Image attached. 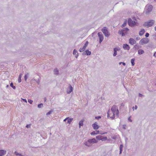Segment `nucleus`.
Listing matches in <instances>:
<instances>
[{
	"label": "nucleus",
	"mask_w": 156,
	"mask_h": 156,
	"mask_svg": "<svg viewBox=\"0 0 156 156\" xmlns=\"http://www.w3.org/2000/svg\"><path fill=\"white\" fill-rule=\"evenodd\" d=\"M119 112V111L117 106L113 105L112 107L111 110L108 111V117L113 119L115 118V115L118 116Z\"/></svg>",
	"instance_id": "obj_1"
},
{
	"label": "nucleus",
	"mask_w": 156,
	"mask_h": 156,
	"mask_svg": "<svg viewBox=\"0 0 156 156\" xmlns=\"http://www.w3.org/2000/svg\"><path fill=\"white\" fill-rule=\"evenodd\" d=\"M97 142L98 141L95 138H93L92 139L88 140L87 142H85L84 143V144L85 145L89 146V145H88V143H95Z\"/></svg>",
	"instance_id": "obj_2"
},
{
	"label": "nucleus",
	"mask_w": 156,
	"mask_h": 156,
	"mask_svg": "<svg viewBox=\"0 0 156 156\" xmlns=\"http://www.w3.org/2000/svg\"><path fill=\"white\" fill-rule=\"evenodd\" d=\"M154 23V20H150L148 22H145L144 25V26L149 27L152 26Z\"/></svg>",
	"instance_id": "obj_3"
},
{
	"label": "nucleus",
	"mask_w": 156,
	"mask_h": 156,
	"mask_svg": "<svg viewBox=\"0 0 156 156\" xmlns=\"http://www.w3.org/2000/svg\"><path fill=\"white\" fill-rule=\"evenodd\" d=\"M153 6L151 5H147L145 7V9L146 10V13H148L151 12L152 10Z\"/></svg>",
	"instance_id": "obj_4"
},
{
	"label": "nucleus",
	"mask_w": 156,
	"mask_h": 156,
	"mask_svg": "<svg viewBox=\"0 0 156 156\" xmlns=\"http://www.w3.org/2000/svg\"><path fill=\"white\" fill-rule=\"evenodd\" d=\"M129 30V29L128 28H126L124 29L119 31V33L120 34H121L122 36H125L126 34L127 33V32H128Z\"/></svg>",
	"instance_id": "obj_5"
},
{
	"label": "nucleus",
	"mask_w": 156,
	"mask_h": 156,
	"mask_svg": "<svg viewBox=\"0 0 156 156\" xmlns=\"http://www.w3.org/2000/svg\"><path fill=\"white\" fill-rule=\"evenodd\" d=\"M102 31L106 37H108L110 34L109 33L106 27H104L101 30Z\"/></svg>",
	"instance_id": "obj_6"
},
{
	"label": "nucleus",
	"mask_w": 156,
	"mask_h": 156,
	"mask_svg": "<svg viewBox=\"0 0 156 156\" xmlns=\"http://www.w3.org/2000/svg\"><path fill=\"white\" fill-rule=\"evenodd\" d=\"M149 39L147 38H144L142 39L140 41L141 44L143 45L149 42Z\"/></svg>",
	"instance_id": "obj_7"
},
{
	"label": "nucleus",
	"mask_w": 156,
	"mask_h": 156,
	"mask_svg": "<svg viewBox=\"0 0 156 156\" xmlns=\"http://www.w3.org/2000/svg\"><path fill=\"white\" fill-rule=\"evenodd\" d=\"M128 23L129 25L131 27H133L136 25V22L135 21H132L131 19H129L128 20Z\"/></svg>",
	"instance_id": "obj_8"
},
{
	"label": "nucleus",
	"mask_w": 156,
	"mask_h": 156,
	"mask_svg": "<svg viewBox=\"0 0 156 156\" xmlns=\"http://www.w3.org/2000/svg\"><path fill=\"white\" fill-rule=\"evenodd\" d=\"M98 35L99 38L100 43H101V42L103 41L104 38L101 32H99L98 33Z\"/></svg>",
	"instance_id": "obj_9"
},
{
	"label": "nucleus",
	"mask_w": 156,
	"mask_h": 156,
	"mask_svg": "<svg viewBox=\"0 0 156 156\" xmlns=\"http://www.w3.org/2000/svg\"><path fill=\"white\" fill-rule=\"evenodd\" d=\"M92 127L94 129L96 130L98 129L99 128V126L98 125L97 122H95L92 125Z\"/></svg>",
	"instance_id": "obj_10"
},
{
	"label": "nucleus",
	"mask_w": 156,
	"mask_h": 156,
	"mask_svg": "<svg viewBox=\"0 0 156 156\" xmlns=\"http://www.w3.org/2000/svg\"><path fill=\"white\" fill-rule=\"evenodd\" d=\"M123 49L126 50H129L130 49L129 46L127 44H123Z\"/></svg>",
	"instance_id": "obj_11"
},
{
	"label": "nucleus",
	"mask_w": 156,
	"mask_h": 156,
	"mask_svg": "<svg viewBox=\"0 0 156 156\" xmlns=\"http://www.w3.org/2000/svg\"><path fill=\"white\" fill-rule=\"evenodd\" d=\"M136 43L135 40L133 38H130L129 39V43L131 45H133Z\"/></svg>",
	"instance_id": "obj_12"
},
{
	"label": "nucleus",
	"mask_w": 156,
	"mask_h": 156,
	"mask_svg": "<svg viewBox=\"0 0 156 156\" xmlns=\"http://www.w3.org/2000/svg\"><path fill=\"white\" fill-rule=\"evenodd\" d=\"M99 133V131L98 130H95L90 133L91 135H94Z\"/></svg>",
	"instance_id": "obj_13"
},
{
	"label": "nucleus",
	"mask_w": 156,
	"mask_h": 156,
	"mask_svg": "<svg viewBox=\"0 0 156 156\" xmlns=\"http://www.w3.org/2000/svg\"><path fill=\"white\" fill-rule=\"evenodd\" d=\"M73 54L75 55V57L77 58L78 56V53L77 51L75 49H74L73 52Z\"/></svg>",
	"instance_id": "obj_14"
},
{
	"label": "nucleus",
	"mask_w": 156,
	"mask_h": 156,
	"mask_svg": "<svg viewBox=\"0 0 156 156\" xmlns=\"http://www.w3.org/2000/svg\"><path fill=\"white\" fill-rule=\"evenodd\" d=\"M6 151L4 150H0V156H2L4 155Z\"/></svg>",
	"instance_id": "obj_15"
},
{
	"label": "nucleus",
	"mask_w": 156,
	"mask_h": 156,
	"mask_svg": "<svg viewBox=\"0 0 156 156\" xmlns=\"http://www.w3.org/2000/svg\"><path fill=\"white\" fill-rule=\"evenodd\" d=\"M69 90H67V93L68 94L70 93L73 90V87L71 86V85L69 86Z\"/></svg>",
	"instance_id": "obj_16"
},
{
	"label": "nucleus",
	"mask_w": 156,
	"mask_h": 156,
	"mask_svg": "<svg viewBox=\"0 0 156 156\" xmlns=\"http://www.w3.org/2000/svg\"><path fill=\"white\" fill-rule=\"evenodd\" d=\"M145 32V30L144 29L141 30L139 33V35L140 36L143 35Z\"/></svg>",
	"instance_id": "obj_17"
},
{
	"label": "nucleus",
	"mask_w": 156,
	"mask_h": 156,
	"mask_svg": "<svg viewBox=\"0 0 156 156\" xmlns=\"http://www.w3.org/2000/svg\"><path fill=\"white\" fill-rule=\"evenodd\" d=\"M118 49H117L116 48L114 49V53L113 54V56H115L117 55V51H118Z\"/></svg>",
	"instance_id": "obj_18"
},
{
	"label": "nucleus",
	"mask_w": 156,
	"mask_h": 156,
	"mask_svg": "<svg viewBox=\"0 0 156 156\" xmlns=\"http://www.w3.org/2000/svg\"><path fill=\"white\" fill-rule=\"evenodd\" d=\"M84 53H85V54L87 55H90L91 54V52L88 50H86Z\"/></svg>",
	"instance_id": "obj_19"
},
{
	"label": "nucleus",
	"mask_w": 156,
	"mask_h": 156,
	"mask_svg": "<svg viewBox=\"0 0 156 156\" xmlns=\"http://www.w3.org/2000/svg\"><path fill=\"white\" fill-rule=\"evenodd\" d=\"M144 52V50L141 49H139L138 51V53L139 55H141L143 54Z\"/></svg>",
	"instance_id": "obj_20"
},
{
	"label": "nucleus",
	"mask_w": 156,
	"mask_h": 156,
	"mask_svg": "<svg viewBox=\"0 0 156 156\" xmlns=\"http://www.w3.org/2000/svg\"><path fill=\"white\" fill-rule=\"evenodd\" d=\"M86 47L84 46H83L82 48H80L79 50V51L80 52H83V51L85 49Z\"/></svg>",
	"instance_id": "obj_21"
},
{
	"label": "nucleus",
	"mask_w": 156,
	"mask_h": 156,
	"mask_svg": "<svg viewBox=\"0 0 156 156\" xmlns=\"http://www.w3.org/2000/svg\"><path fill=\"white\" fill-rule=\"evenodd\" d=\"M135 59L134 58H133L131 59V62L132 64V66H134L135 65L134 61Z\"/></svg>",
	"instance_id": "obj_22"
},
{
	"label": "nucleus",
	"mask_w": 156,
	"mask_h": 156,
	"mask_svg": "<svg viewBox=\"0 0 156 156\" xmlns=\"http://www.w3.org/2000/svg\"><path fill=\"white\" fill-rule=\"evenodd\" d=\"M84 121V120H82L81 121H80L79 122V125L80 128V127L81 126H83V122Z\"/></svg>",
	"instance_id": "obj_23"
},
{
	"label": "nucleus",
	"mask_w": 156,
	"mask_h": 156,
	"mask_svg": "<svg viewBox=\"0 0 156 156\" xmlns=\"http://www.w3.org/2000/svg\"><path fill=\"white\" fill-rule=\"evenodd\" d=\"M102 136L101 135H99L96 136V138L98 140H101Z\"/></svg>",
	"instance_id": "obj_24"
},
{
	"label": "nucleus",
	"mask_w": 156,
	"mask_h": 156,
	"mask_svg": "<svg viewBox=\"0 0 156 156\" xmlns=\"http://www.w3.org/2000/svg\"><path fill=\"white\" fill-rule=\"evenodd\" d=\"M54 73L55 74H58V71L57 69H54Z\"/></svg>",
	"instance_id": "obj_25"
},
{
	"label": "nucleus",
	"mask_w": 156,
	"mask_h": 156,
	"mask_svg": "<svg viewBox=\"0 0 156 156\" xmlns=\"http://www.w3.org/2000/svg\"><path fill=\"white\" fill-rule=\"evenodd\" d=\"M22 75V74H20V75H19L18 80V81L19 83H20L21 81V77Z\"/></svg>",
	"instance_id": "obj_26"
},
{
	"label": "nucleus",
	"mask_w": 156,
	"mask_h": 156,
	"mask_svg": "<svg viewBox=\"0 0 156 156\" xmlns=\"http://www.w3.org/2000/svg\"><path fill=\"white\" fill-rule=\"evenodd\" d=\"M107 137H103L102 136L101 140L102 141H105L107 140Z\"/></svg>",
	"instance_id": "obj_27"
},
{
	"label": "nucleus",
	"mask_w": 156,
	"mask_h": 156,
	"mask_svg": "<svg viewBox=\"0 0 156 156\" xmlns=\"http://www.w3.org/2000/svg\"><path fill=\"white\" fill-rule=\"evenodd\" d=\"M67 119L68 123H70V122L72 121L73 120V119H69L68 118V119Z\"/></svg>",
	"instance_id": "obj_28"
},
{
	"label": "nucleus",
	"mask_w": 156,
	"mask_h": 156,
	"mask_svg": "<svg viewBox=\"0 0 156 156\" xmlns=\"http://www.w3.org/2000/svg\"><path fill=\"white\" fill-rule=\"evenodd\" d=\"M10 86L12 87L14 89H15L16 88V87L13 86V83H10Z\"/></svg>",
	"instance_id": "obj_29"
},
{
	"label": "nucleus",
	"mask_w": 156,
	"mask_h": 156,
	"mask_svg": "<svg viewBox=\"0 0 156 156\" xmlns=\"http://www.w3.org/2000/svg\"><path fill=\"white\" fill-rule=\"evenodd\" d=\"M88 41H87L85 43V44L84 46L85 47H86H86H87V45H88Z\"/></svg>",
	"instance_id": "obj_30"
},
{
	"label": "nucleus",
	"mask_w": 156,
	"mask_h": 156,
	"mask_svg": "<svg viewBox=\"0 0 156 156\" xmlns=\"http://www.w3.org/2000/svg\"><path fill=\"white\" fill-rule=\"evenodd\" d=\"M88 41H87L85 43V44L84 46L85 47H86H86H87V45H88Z\"/></svg>",
	"instance_id": "obj_31"
},
{
	"label": "nucleus",
	"mask_w": 156,
	"mask_h": 156,
	"mask_svg": "<svg viewBox=\"0 0 156 156\" xmlns=\"http://www.w3.org/2000/svg\"><path fill=\"white\" fill-rule=\"evenodd\" d=\"M53 112L52 110H50L47 113L46 115H49L51 114V113Z\"/></svg>",
	"instance_id": "obj_32"
},
{
	"label": "nucleus",
	"mask_w": 156,
	"mask_h": 156,
	"mask_svg": "<svg viewBox=\"0 0 156 156\" xmlns=\"http://www.w3.org/2000/svg\"><path fill=\"white\" fill-rule=\"evenodd\" d=\"M43 105V104H39L38 105V107L39 108H40L41 107V106H42Z\"/></svg>",
	"instance_id": "obj_33"
},
{
	"label": "nucleus",
	"mask_w": 156,
	"mask_h": 156,
	"mask_svg": "<svg viewBox=\"0 0 156 156\" xmlns=\"http://www.w3.org/2000/svg\"><path fill=\"white\" fill-rule=\"evenodd\" d=\"M28 101L30 104H31L32 103V102H33V101L32 100H30V99L28 100Z\"/></svg>",
	"instance_id": "obj_34"
},
{
	"label": "nucleus",
	"mask_w": 156,
	"mask_h": 156,
	"mask_svg": "<svg viewBox=\"0 0 156 156\" xmlns=\"http://www.w3.org/2000/svg\"><path fill=\"white\" fill-rule=\"evenodd\" d=\"M126 22H125L122 25V27H124L126 26Z\"/></svg>",
	"instance_id": "obj_35"
},
{
	"label": "nucleus",
	"mask_w": 156,
	"mask_h": 156,
	"mask_svg": "<svg viewBox=\"0 0 156 156\" xmlns=\"http://www.w3.org/2000/svg\"><path fill=\"white\" fill-rule=\"evenodd\" d=\"M122 147H123V146H122V145H121L120 146V147H119V149H120V150H122Z\"/></svg>",
	"instance_id": "obj_36"
},
{
	"label": "nucleus",
	"mask_w": 156,
	"mask_h": 156,
	"mask_svg": "<svg viewBox=\"0 0 156 156\" xmlns=\"http://www.w3.org/2000/svg\"><path fill=\"white\" fill-rule=\"evenodd\" d=\"M24 78H25V81H26V80L27 78V74H26L25 75Z\"/></svg>",
	"instance_id": "obj_37"
},
{
	"label": "nucleus",
	"mask_w": 156,
	"mask_h": 156,
	"mask_svg": "<svg viewBox=\"0 0 156 156\" xmlns=\"http://www.w3.org/2000/svg\"><path fill=\"white\" fill-rule=\"evenodd\" d=\"M149 33H146V34H145V36L146 37H149Z\"/></svg>",
	"instance_id": "obj_38"
},
{
	"label": "nucleus",
	"mask_w": 156,
	"mask_h": 156,
	"mask_svg": "<svg viewBox=\"0 0 156 156\" xmlns=\"http://www.w3.org/2000/svg\"><path fill=\"white\" fill-rule=\"evenodd\" d=\"M22 99L25 102H26V103H27V100H26V99H22Z\"/></svg>",
	"instance_id": "obj_39"
},
{
	"label": "nucleus",
	"mask_w": 156,
	"mask_h": 156,
	"mask_svg": "<svg viewBox=\"0 0 156 156\" xmlns=\"http://www.w3.org/2000/svg\"><path fill=\"white\" fill-rule=\"evenodd\" d=\"M30 125H27V126H26V127H27V128H28L29 127H30Z\"/></svg>",
	"instance_id": "obj_40"
},
{
	"label": "nucleus",
	"mask_w": 156,
	"mask_h": 156,
	"mask_svg": "<svg viewBox=\"0 0 156 156\" xmlns=\"http://www.w3.org/2000/svg\"><path fill=\"white\" fill-rule=\"evenodd\" d=\"M14 154H15L16 155H18V154H18L17 152H16L15 151L14 153Z\"/></svg>",
	"instance_id": "obj_41"
},
{
	"label": "nucleus",
	"mask_w": 156,
	"mask_h": 156,
	"mask_svg": "<svg viewBox=\"0 0 156 156\" xmlns=\"http://www.w3.org/2000/svg\"><path fill=\"white\" fill-rule=\"evenodd\" d=\"M154 55L155 57H156V52L154 54Z\"/></svg>",
	"instance_id": "obj_42"
},
{
	"label": "nucleus",
	"mask_w": 156,
	"mask_h": 156,
	"mask_svg": "<svg viewBox=\"0 0 156 156\" xmlns=\"http://www.w3.org/2000/svg\"><path fill=\"white\" fill-rule=\"evenodd\" d=\"M67 119H68V118H67L65 119H64V121H66Z\"/></svg>",
	"instance_id": "obj_43"
},
{
	"label": "nucleus",
	"mask_w": 156,
	"mask_h": 156,
	"mask_svg": "<svg viewBox=\"0 0 156 156\" xmlns=\"http://www.w3.org/2000/svg\"><path fill=\"white\" fill-rule=\"evenodd\" d=\"M122 64H123V65H124V66H125V65H126V64H125V63H124V62H122Z\"/></svg>",
	"instance_id": "obj_44"
},
{
	"label": "nucleus",
	"mask_w": 156,
	"mask_h": 156,
	"mask_svg": "<svg viewBox=\"0 0 156 156\" xmlns=\"http://www.w3.org/2000/svg\"><path fill=\"white\" fill-rule=\"evenodd\" d=\"M128 120H129L131 122H132V120H131L130 118H128Z\"/></svg>",
	"instance_id": "obj_45"
},
{
	"label": "nucleus",
	"mask_w": 156,
	"mask_h": 156,
	"mask_svg": "<svg viewBox=\"0 0 156 156\" xmlns=\"http://www.w3.org/2000/svg\"><path fill=\"white\" fill-rule=\"evenodd\" d=\"M101 118V117L100 116H98L97 117V119H99V118ZM96 118H97V117H96Z\"/></svg>",
	"instance_id": "obj_46"
},
{
	"label": "nucleus",
	"mask_w": 156,
	"mask_h": 156,
	"mask_svg": "<svg viewBox=\"0 0 156 156\" xmlns=\"http://www.w3.org/2000/svg\"><path fill=\"white\" fill-rule=\"evenodd\" d=\"M137 108V106L136 105L135 106V109H136Z\"/></svg>",
	"instance_id": "obj_47"
},
{
	"label": "nucleus",
	"mask_w": 156,
	"mask_h": 156,
	"mask_svg": "<svg viewBox=\"0 0 156 156\" xmlns=\"http://www.w3.org/2000/svg\"><path fill=\"white\" fill-rule=\"evenodd\" d=\"M122 150H120V154H121L122 153Z\"/></svg>",
	"instance_id": "obj_48"
},
{
	"label": "nucleus",
	"mask_w": 156,
	"mask_h": 156,
	"mask_svg": "<svg viewBox=\"0 0 156 156\" xmlns=\"http://www.w3.org/2000/svg\"><path fill=\"white\" fill-rule=\"evenodd\" d=\"M122 62H120L119 63V65H121L122 63Z\"/></svg>",
	"instance_id": "obj_49"
},
{
	"label": "nucleus",
	"mask_w": 156,
	"mask_h": 156,
	"mask_svg": "<svg viewBox=\"0 0 156 156\" xmlns=\"http://www.w3.org/2000/svg\"><path fill=\"white\" fill-rule=\"evenodd\" d=\"M154 30L156 31V26L154 27Z\"/></svg>",
	"instance_id": "obj_50"
},
{
	"label": "nucleus",
	"mask_w": 156,
	"mask_h": 156,
	"mask_svg": "<svg viewBox=\"0 0 156 156\" xmlns=\"http://www.w3.org/2000/svg\"><path fill=\"white\" fill-rule=\"evenodd\" d=\"M134 108V107H133V110H134V109H133Z\"/></svg>",
	"instance_id": "obj_51"
},
{
	"label": "nucleus",
	"mask_w": 156,
	"mask_h": 156,
	"mask_svg": "<svg viewBox=\"0 0 156 156\" xmlns=\"http://www.w3.org/2000/svg\"><path fill=\"white\" fill-rule=\"evenodd\" d=\"M21 156H22L21 155Z\"/></svg>",
	"instance_id": "obj_52"
}]
</instances>
